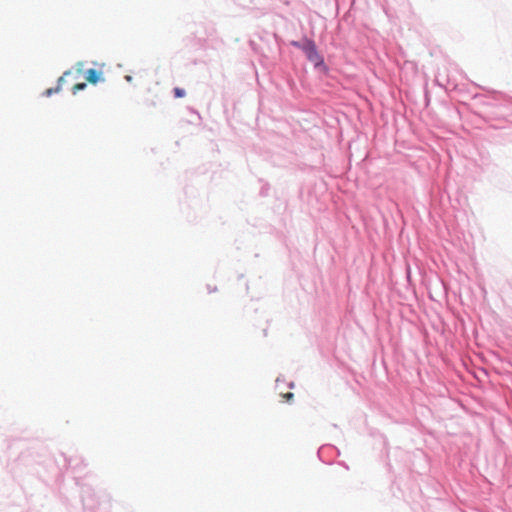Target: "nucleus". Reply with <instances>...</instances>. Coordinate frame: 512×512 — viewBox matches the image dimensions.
<instances>
[{
	"label": "nucleus",
	"mask_w": 512,
	"mask_h": 512,
	"mask_svg": "<svg viewBox=\"0 0 512 512\" xmlns=\"http://www.w3.org/2000/svg\"><path fill=\"white\" fill-rule=\"evenodd\" d=\"M81 74V68H78L77 71L73 72L72 70H68L64 72V74L58 79L57 87L49 88L45 91L46 96H51L53 93H57L60 91L61 86L64 84L66 77L73 76L74 80H77Z\"/></svg>",
	"instance_id": "f257e3e1"
},
{
	"label": "nucleus",
	"mask_w": 512,
	"mask_h": 512,
	"mask_svg": "<svg viewBox=\"0 0 512 512\" xmlns=\"http://www.w3.org/2000/svg\"><path fill=\"white\" fill-rule=\"evenodd\" d=\"M302 49L306 52L307 57L310 61L314 62L315 64L322 62V58L318 54L316 46L313 41L307 40L303 44Z\"/></svg>",
	"instance_id": "f03ea898"
},
{
	"label": "nucleus",
	"mask_w": 512,
	"mask_h": 512,
	"mask_svg": "<svg viewBox=\"0 0 512 512\" xmlns=\"http://www.w3.org/2000/svg\"><path fill=\"white\" fill-rule=\"evenodd\" d=\"M86 80L87 82L91 83V84H97L99 81H103V77H102V72L100 71H97L95 69H89L87 72H86Z\"/></svg>",
	"instance_id": "7ed1b4c3"
},
{
	"label": "nucleus",
	"mask_w": 512,
	"mask_h": 512,
	"mask_svg": "<svg viewBox=\"0 0 512 512\" xmlns=\"http://www.w3.org/2000/svg\"><path fill=\"white\" fill-rule=\"evenodd\" d=\"M87 87V84L82 82V83H76L73 87H72V93L75 95L77 94L79 91L81 90H84L85 88Z\"/></svg>",
	"instance_id": "20e7f679"
},
{
	"label": "nucleus",
	"mask_w": 512,
	"mask_h": 512,
	"mask_svg": "<svg viewBox=\"0 0 512 512\" xmlns=\"http://www.w3.org/2000/svg\"><path fill=\"white\" fill-rule=\"evenodd\" d=\"M173 92H174V96L176 98H182L186 95L184 89L179 88V87L174 88Z\"/></svg>",
	"instance_id": "39448f33"
},
{
	"label": "nucleus",
	"mask_w": 512,
	"mask_h": 512,
	"mask_svg": "<svg viewBox=\"0 0 512 512\" xmlns=\"http://www.w3.org/2000/svg\"><path fill=\"white\" fill-rule=\"evenodd\" d=\"M294 397V394L291 393V392H288L286 394H284V398L287 400V401H290L291 399H293Z\"/></svg>",
	"instance_id": "423d86ee"
}]
</instances>
